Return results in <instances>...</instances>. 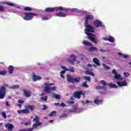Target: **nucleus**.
Masks as SVG:
<instances>
[{
  "mask_svg": "<svg viewBox=\"0 0 131 131\" xmlns=\"http://www.w3.org/2000/svg\"><path fill=\"white\" fill-rule=\"evenodd\" d=\"M94 19V16L90 14H88L86 15L85 19V33L88 35L89 39L91 40L92 42L97 45L98 42H99V40L98 38L96 37V35L93 34L95 32V29L94 27L91 25H89V20H93ZM92 32V33H90Z\"/></svg>",
  "mask_w": 131,
  "mask_h": 131,
  "instance_id": "nucleus-1",
  "label": "nucleus"
},
{
  "mask_svg": "<svg viewBox=\"0 0 131 131\" xmlns=\"http://www.w3.org/2000/svg\"><path fill=\"white\" fill-rule=\"evenodd\" d=\"M45 86L43 88L44 92L46 94H51L52 92H55L57 90V87L56 86H51V85H55L54 83H45Z\"/></svg>",
  "mask_w": 131,
  "mask_h": 131,
  "instance_id": "nucleus-2",
  "label": "nucleus"
},
{
  "mask_svg": "<svg viewBox=\"0 0 131 131\" xmlns=\"http://www.w3.org/2000/svg\"><path fill=\"white\" fill-rule=\"evenodd\" d=\"M33 121H36V123L33 124L32 128H28L29 131H33L34 128L40 126L42 124V122H39V117L36 116L35 118L33 120Z\"/></svg>",
  "mask_w": 131,
  "mask_h": 131,
  "instance_id": "nucleus-3",
  "label": "nucleus"
},
{
  "mask_svg": "<svg viewBox=\"0 0 131 131\" xmlns=\"http://www.w3.org/2000/svg\"><path fill=\"white\" fill-rule=\"evenodd\" d=\"M8 86H9V85L5 84L0 88V100L5 99V96H6V94H7L6 88H8Z\"/></svg>",
  "mask_w": 131,
  "mask_h": 131,
  "instance_id": "nucleus-4",
  "label": "nucleus"
},
{
  "mask_svg": "<svg viewBox=\"0 0 131 131\" xmlns=\"http://www.w3.org/2000/svg\"><path fill=\"white\" fill-rule=\"evenodd\" d=\"M25 16L23 17V19L26 21H30L33 19L34 16H36V14L33 13H25L24 14Z\"/></svg>",
  "mask_w": 131,
  "mask_h": 131,
  "instance_id": "nucleus-5",
  "label": "nucleus"
},
{
  "mask_svg": "<svg viewBox=\"0 0 131 131\" xmlns=\"http://www.w3.org/2000/svg\"><path fill=\"white\" fill-rule=\"evenodd\" d=\"M68 62L70 63V64H74V62L76 61V56L75 54H72L70 55V58L67 60Z\"/></svg>",
  "mask_w": 131,
  "mask_h": 131,
  "instance_id": "nucleus-6",
  "label": "nucleus"
},
{
  "mask_svg": "<svg viewBox=\"0 0 131 131\" xmlns=\"http://www.w3.org/2000/svg\"><path fill=\"white\" fill-rule=\"evenodd\" d=\"M94 25L95 27H96V28H99V27H103V23L102 21L98 19L94 20Z\"/></svg>",
  "mask_w": 131,
  "mask_h": 131,
  "instance_id": "nucleus-7",
  "label": "nucleus"
},
{
  "mask_svg": "<svg viewBox=\"0 0 131 131\" xmlns=\"http://www.w3.org/2000/svg\"><path fill=\"white\" fill-rule=\"evenodd\" d=\"M17 113L18 114H29L30 111L28 108H25L21 110H18Z\"/></svg>",
  "mask_w": 131,
  "mask_h": 131,
  "instance_id": "nucleus-8",
  "label": "nucleus"
},
{
  "mask_svg": "<svg viewBox=\"0 0 131 131\" xmlns=\"http://www.w3.org/2000/svg\"><path fill=\"white\" fill-rule=\"evenodd\" d=\"M75 12L76 13H79V10L77 9H70L68 8H63V12Z\"/></svg>",
  "mask_w": 131,
  "mask_h": 131,
  "instance_id": "nucleus-9",
  "label": "nucleus"
},
{
  "mask_svg": "<svg viewBox=\"0 0 131 131\" xmlns=\"http://www.w3.org/2000/svg\"><path fill=\"white\" fill-rule=\"evenodd\" d=\"M74 98L75 99H79L81 98L80 91H76L73 93V95Z\"/></svg>",
  "mask_w": 131,
  "mask_h": 131,
  "instance_id": "nucleus-10",
  "label": "nucleus"
},
{
  "mask_svg": "<svg viewBox=\"0 0 131 131\" xmlns=\"http://www.w3.org/2000/svg\"><path fill=\"white\" fill-rule=\"evenodd\" d=\"M45 12L46 13H54V12H56V8L55 7L47 8L45 9Z\"/></svg>",
  "mask_w": 131,
  "mask_h": 131,
  "instance_id": "nucleus-11",
  "label": "nucleus"
},
{
  "mask_svg": "<svg viewBox=\"0 0 131 131\" xmlns=\"http://www.w3.org/2000/svg\"><path fill=\"white\" fill-rule=\"evenodd\" d=\"M5 127L6 128H7V129H8L9 130H12V129H13V128H14L15 126L12 124L7 123L5 125Z\"/></svg>",
  "mask_w": 131,
  "mask_h": 131,
  "instance_id": "nucleus-12",
  "label": "nucleus"
},
{
  "mask_svg": "<svg viewBox=\"0 0 131 131\" xmlns=\"http://www.w3.org/2000/svg\"><path fill=\"white\" fill-rule=\"evenodd\" d=\"M117 84L120 87L121 86H126L127 85V83L125 82V81H118L117 82Z\"/></svg>",
  "mask_w": 131,
  "mask_h": 131,
  "instance_id": "nucleus-13",
  "label": "nucleus"
},
{
  "mask_svg": "<svg viewBox=\"0 0 131 131\" xmlns=\"http://www.w3.org/2000/svg\"><path fill=\"white\" fill-rule=\"evenodd\" d=\"M24 96L26 98H30L31 97V92L29 91L24 90Z\"/></svg>",
  "mask_w": 131,
  "mask_h": 131,
  "instance_id": "nucleus-14",
  "label": "nucleus"
},
{
  "mask_svg": "<svg viewBox=\"0 0 131 131\" xmlns=\"http://www.w3.org/2000/svg\"><path fill=\"white\" fill-rule=\"evenodd\" d=\"M103 40L110 41V42H114V41H115V38L111 36H110L108 38H103Z\"/></svg>",
  "mask_w": 131,
  "mask_h": 131,
  "instance_id": "nucleus-15",
  "label": "nucleus"
},
{
  "mask_svg": "<svg viewBox=\"0 0 131 131\" xmlns=\"http://www.w3.org/2000/svg\"><path fill=\"white\" fill-rule=\"evenodd\" d=\"M41 77L40 76H36L35 74L33 75V81H37V80H40Z\"/></svg>",
  "mask_w": 131,
  "mask_h": 131,
  "instance_id": "nucleus-16",
  "label": "nucleus"
},
{
  "mask_svg": "<svg viewBox=\"0 0 131 131\" xmlns=\"http://www.w3.org/2000/svg\"><path fill=\"white\" fill-rule=\"evenodd\" d=\"M67 79L68 82H71L72 83H73L74 78L71 77L69 75H67Z\"/></svg>",
  "mask_w": 131,
  "mask_h": 131,
  "instance_id": "nucleus-17",
  "label": "nucleus"
},
{
  "mask_svg": "<svg viewBox=\"0 0 131 131\" xmlns=\"http://www.w3.org/2000/svg\"><path fill=\"white\" fill-rule=\"evenodd\" d=\"M93 62L97 66H101V63H100V60H99V59H98L96 57H95L94 58H93Z\"/></svg>",
  "mask_w": 131,
  "mask_h": 131,
  "instance_id": "nucleus-18",
  "label": "nucleus"
},
{
  "mask_svg": "<svg viewBox=\"0 0 131 131\" xmlns=\"http://www.w3.org/2000/svg\"><path fill=\"white\" fill-rule=\"evenodd\" d=\"M82 43L84 46H86L87 47H93V43L88 41L87 40H84Z\"/></svg>",
  "mask_w": 131,
  "mask_h": 131,
  "instance_id": "nucleus-19",
  "label": "nucleus"
},
{
  "mask_svg": "<svg viewBox=\"0 0 131 131\" xmlns=\"http://www.w3.org/2000/svg\"><path fill=\"white\" fill-rule=\"evenodd\" d=\"M107 85H108V86H109V88H111V89H118V86H117V84H113L112 83H108L107 84Z\"/></svg>",
  "mask_w": 131,
  "mask_h": 131,
  "instance_id": "nucleus-20",
  "label": "nucleus"
},
{
  "mask_svg": "<svg viewBox=\"0 0 131 131\" xmlns=\"http://www.w3.org/2000/svg\"><path fill=\"white\" fill-rule=\"evenodd\" d=\"M56 16H57V17H66V16H67V14H66L64 13L59 12V13H57L56 14Z\"/></svg>",
  "mask_w": 131,
  "mask_h": 131,
  "instance_id": "nucleus-21",
  "label": "nucleus"
},
{
  "mask_svg": "<svg viewBox=\"0 0 131 131\" xmlns=\"http://www.w3.org/2000/svg\"><path fill=\"white\" fill-rule=\"evenodd\" d=\"M14 71V66H10L8 67V72L10 74H13V72Z\"/></svg>",
  "mask_w": 131,
  "mask_h": 131,
  "instance_id": "nucleus-22",
  "label": "nucleus"
},
{
  "mask_svg": "<svg viewBox=\"0 0 131 131\" xmlns=\"http://www.w3.org/2000/svg\"><path fill=\"white\" fill-rule=\"evenodd\" d=\"M26 108H27V109H30L31 111H33L34 110V108H35V106L28 105L26 106Z\"/></svg>",
  "mask_w": 131,
  "mask_h": 131,
  "instance_id": "nucleus-23",
  "label": "nucleus"
},
{
  "mask_svg": "<svg viewBox=\"0 0 131 131\" xmlns=\"http://www.w3.org/2000/svg\"><path fill=\"white\" fill-rule=\"evenodd\" d=\"M55 9V12H58V11H61L62 12H63V7L62 6H59V7H54Z\"/></svg>",
  "mask_w": 131,
  "mask_h": 131,
  "instance_id": "nucleus-24",
  "label": "nucleus"
},
{
  "mask_svg": "<svg viewBox=\"0 0 131 131\" xmlns=\"http://www.w3.org/2000/svg\"><path fill=\"white\" fill-rule=\"evenodd\" d=\"M89 51H90V52H95L98 51V48L96 47H92L91 48L89 49Z\"/></svg>",
  "mask_w": 131,
  "mask_h": 131,
  "instance_id": "nucleus-25",
  "label": "nucleus"
},
{
  "mask_svg": "<svg viewBox=\"0 0 131 131\" xmlns=\"http://www.w3.org/2000/svg\"><path fill=\"white\" fill-rule=\"evenodd\" d=\"M95 104H101L103 103V101L101 100H98V99H95L94 101Z\"/></svg>",
  "mask_w": 131,
  "mask_h": 131,
  "instance_id": "nucleus-26",
  "label": "nucleus"
},
{
  "mask_svg": "<svg viewBox=\"0 0 131 131\" xmlns=\"http://www.w3.org/2000/svg\"><path fill=\"white\" fill-rule=\"evenodd\" d=\"M80 79H81L80 77L74 78L73 83H75L76 82H77V83L80 82Z\"/></svg>",
  "mask_w": 131,
  "mask_h": 131,
  "instance_id": "nucleus-27",
  "label": "nucleus"
},
{
  "mask_svg": "<svg viewBox=\"0 0 131 131\" xmlns=\"http://www.w3.org/2000/svg\"><path fill=\"white\" fill-rule=\"evenodd\" d=\"M24 11H27L28 12H30V11H32V8H31V7H25L24 9Z\"/></svg>",
  "mask_w": 131,
  "mask_h": 131,
  "instance_id": "nucleus-28",
  "label": "nucleus"
},
{
  "mask_svg": "<svg viewBox=\"0 0 131 131\" xmlns=\"http://www.w3.org/2000/svg\"><path fill=\"white\" fill-rule=\"evenodd\" d=\"M57 113V112L53 111L52 112H51V113H50V114H49V116L50 117H54V116H55V115Z\"/></svg>",
  "mask_w": 131,
  "mask_h": 131,
  "instance_id": "nucleus-29",
  "label": "nucleus"
},
{
  "mask_svg": "<svg viewBox=\"0 0 131 131\" xmlns=\"http://www.w3.org/2000/svg\"><path fill=\"white\" fill-rule=\"evenodd\" d=\"M86 74H88V75H91V76H95V74L93 72H91L90 71H87L86 72Z\"/></svg>",
  "mask_w": 131,
  "mask_h": 131,
  "instance_id": "nucleus-30",
  "label": "nucleus"
},
{
  "mask_svg": "<svg viewBox=\"0 0 131 131\" xmlns=\"http://www.w3.org/2000/svg\"><path fill=\"white\" fill-rule=\"evenodd\" d=\"M53 97H54V98L56 99V100H60V99H61V96L59 94H55L53 96Z\"/></svg>",
  "mask_w": 131,
  "mask_h": 131,
  "instance_id": "nucleus-31",
  "label": "nucleus"
},
{
  "mask_svg": "<svg viewBox=\"0 0 131 131\" xmlns=\"http://www.w3.org/2000/svg\"><path fill=\"white\" fill-rule=\"evenodd\" d=\"M20 86L19 85H15L13 86L9 87V89H13V90H16L17 89H19Z\"/></svg>",
  "mask_w": 131,
  "mask_h": 131,
  "instance_id": "nucleus-32",
  "label": "nucleus"
},
{
  "mask_svg": "<svg viewBox=\"0 0 131 131\" xmlns=\"http://www.w3.org/2000/svg\"><path fill=\"white\" fill-rule=\"evenodd\" d=\"M96 90H106L107 88L103 86H98L96 88Z\"/></svg>",
  "mask_w": 131,
  "mask_h": 131,
  "instance_id": "nucleus-33",
  "label": "nucleus"
},
{
  "mask_svg": "<svg viewBox=\"0 0 131 131\" xmlns=\"http://www.w3.org/2000/svg\"><path fill=\"white\" fill-rule=\"evenodd\" d=\"M66 71H70V72H75L74 68L73 67L70 68L69 69H67Z\"/></svg>",
  "mask_w": 131,
  "mask_h": 131,
  "instance_id": "nucleus-34",
  "label": "nucleus"
},
{
  "mask_svg": "<svg viewBox=\"0 0 131 131\" xmlns=\"http://www.w3.org/2000/svg\"><path fill=\"white\" fill-rule=\"evenodd\" d=\"M84 78L85 80H87L89 82H91V77L85 76H84Z\"/></svg>",
  "mask_w": 131,
  "mask_h": 131,
  "instance_id": "nucleus-35",
  "label": "nucleus"
},
{
  "mask_svg": "<svg viewBox=\"0 0 131 131\" xmlns=\"http://www.w3.org/2000/svg\"><path fill=\"white\" fill-rule=\"evenodd\" d=\"M120 75H118V74H116L115 75L114 78H116V79H119V80H121L122 78H120Z\"/></svg>",
  "mask_w": 131,
  "mask_h": 131,
  "instance_id": "nucleus-36",
  "label": "nucleus"
},
{
  "mask_svg": "<svg viewBox=\"0 0 131 131\" xmlns=\"http://www.w3.org/2000/svg\"><path fill=\"white\" fill-rule=\"evenodd\" d=\"M7 74V71L4 70L2 71H1L0 70V75H6Z\"/></svg>",
  "mask_w": 131,
  "mask_h": 131,
  "instance_id": "nucleus-37",
  "label": "nucleus"
},
{
  "mask_svg": "<svg viewBox=\"0 0 131 131\" xmlns=\"http://www.w3.org/2000/svg\"><path fill=\"white\" fill-rule=\"evenodd\" d=\"M40 99L42 100L43 101H45V102H47L48 100V96L42 97L40 98Z\"/></svg>",
  "mask_w": 131,
  "mask_h": 131,
  "instance_id": "nucleus-38",
  "label": "nucleus"
},
{
  "mask_svg": "<svg viewBox=\"0 0 131 131\" xmlns=\"http://www.w3.org/2000/svg\"><path fill=\"white\" fill-rule=\"evenodd\" d=\"M101 84L103 85L104 86H106L107 85V83L105 81V80H103L101 81Z\"/></svg>",
  "mask_w": 131,
  "mask_h": 131,
  "instance_id": "nucleus-39",
  "label": "nucleus"
},
{
  "mask_svg": "<svg viewBox=\"0 0 131 131\" xmlns=\"http://www.w3.org/2000/svg\"><path fill=\"white\" fill-rule=\"evenodd\" d=\"M6 5L10 6V7H15V4L11 3H6Z\"/></svg>",
  "mask_w": 131,
  "mask_h": 131,
  "instance_id": "nucleus-40",
  "label": "nucleus"
},
{
  "mask_svg": "<svg viewBox=\"0 0 131 131\" xmlns=\"http://www.w3.org/2000/svg\"><path fill=\"white\" fill-rule=\"evenodd\" d=\"M17 103H18L19 104H24L25 102L22 99H19L17 101Z\"/></svg>",
  "mask_w": 131,
  "mask_h": 131,
  "instance_id": "nucleus-41",
  "label": "nucleus"
},
{
  "mask_svg": "<svg viewBox=\"0 0 131 131\" xmlns=\"http://www.w3.org/2000/svg\"><path fill=\"white\" fill-rule=\"evenodd\" d=\"M4 11H5V7L2 5H0V12H4Z\"/></svg>",
  "mask_w": 131,
  "mask_h": 131,
  "instance_id": "nucleus-42",
  "label": "nucleus"
},
{
  "mask_svg": "<svg viewBox=\"0 0 131 131\" xmlns=\"http://www.w3.org/2000/svg\"><path fill=\"white\" fill-rule=\"evenodd\" d=\"M80 96H83L84 98H85V93L83 92V91H80Z\"/></svg>",
  "mask_w": 131,
  "mask_h": 131,
  "instance_id": "nucleus-43",
  "label": "nucleus"
},
{
  "mask_svg": "<svg viewBox=\"0 0 131 131\" xmlns=\"http://www.w3.org/2000/svg\"><path fill=\"white\" fill-rule=\"evenodd\" d=\"M68 115L67 114H63L61 116H60V118H63V117H67Z\"/></svg>",
  "mask_w": 131,
  "mask_h": 131,
  "instance_id": "nucleus-44",
  "label": "nucleus"
},
{
  "mask_svg": "<svg viewBox=\"0 0 131 131\" xmlns=\"http://www.w3.org/2000/svg\"><path fill=\"white\" fill-rule=\"evenodd\" d=\"M48 109V106L46 105L45 104H43V107L42 108V110H47Z\"/></svg>",
  "mask_w": 131,
  "mask_h": 131,
  "instance_id": "nucleus-45",
  "label": "nucleus"
},
{
  "mask_svg": "<svg viewBox=\"0 0 131 131\" xmlns=\"http://www.w3.org/2000/svg\"><path fill=\"white\" fill-rule=\"evenodd\" d=\"M2 115L4 117V118H5V119L7 118V115L6 114L5 112L2 113Z\"/></svg>",
  "mask_w": 131,
  "mask_h": 131,
  "instance_id": "nucleus-46",
  "label": "nucleus"
},
{
  "mask_svg": "<svg viewBox=\"0 0 131 131\" xmlns=\"http://www.w3.org/2000/svg\"><path fill=\"white\" fill-rule=\"evenodd\" d=\"M82 85L84 86V88H89V86L86 83H83Z\"/></svg>",
  "mask_w": 131,
  "mask_h": 131,
  "instance_id": "nucleus-47",
  "label": "nucleus"
},
{
  "mask_svg": "<svg viewBox=\"0 0 131 131\" xmlns=\"http://www.w3.org/2000/svg\"><path fill=\"white\" fill-rule=\"evenodd\" d=\"M103 66L106 70H109V69H110V68L108 66H106L105 64H104Z\"/></svg>",
  "mask_w": 131,
  "mask_h": 131,
  "instance_id": "nucleus-48",
  "label": "nucleus"
},
{
  "mask_svg": "<svg viewBox=\"0 0 131 131\" xmlns=\"http://www.w3.org/2000/svg\"><path fill=\"white\" fill-rule=\"evenodd\" d=\"M48 19H49V17H43L42 18V20L43 21L47 20H48Z\"/></svg>",
  "mask_w": 131,
  "mask_h": 131,
  "instance_id": "nucleus-49",
  "label": "nucleus"
},
{
  "mask_svg": "<svg viewBox=\"0 0 131 131\" xmlns=\"http://www.w3.org/2000/svg\"><path fill=\"white\" fill-rule=\"evenodd\" d=\"M124 75L126 77H128V76H129V74L128 73H124Z\"/></svg>",
  "mask_w": 131,
  "mask_h": 131,
  "instance_id": "nucleus-50",
  "label": "nucleus"
},
{
  "mask_svg": "<svg viewBox=\"0 0 131 131\" xmlns=\"http://www.w3.org/2000/svg\"><path fill=\"white\" fill-rule=\"evenodd\" d=\"M31 124V122H26L25 123V125H30Z\"/></svg>",
  "mask_w": 131,
  "mask_h": 131,
  "instance_id": "nucleus-51",
  "label": "nucleus"
},
{
  "mask_svg": "<svg viewBox=\"0 0 131 131\" xmlns=\"http://www.w3.org/2000/svg\"><path fill=\"white\" fill-rule=\"evenodd\" d=\"M82 104H88L90 103V101L86 100V102L84 101H82Z\"/></svg>",
  "mask_w": 131,
  "mask_h": 131,
  "instance_id": "nucleus-52",
  "label": "nucleus"
},
{
  "mask_svg": "<svg viewBox=\"0 0 131 131\" xmlns=\"http://www.w3.org/2000/svg\"><path fill=\"white\" fill-rule=\"evenodd\" d=\"M73 104H74V101H68L69 105H72Z\"/></svg>",
  "mask_w": 131,
  "mask_h": 131,
  "instance_id": "nucleus-53",
  "label": "nucleus"
},
{
  "mask_svg": "<svg viewBox=\"0 0 131 131\" xmlns=\"http://www.w3.org/2000/svg\"><path fill=\"white\" fill-rule=\"evenodd\" d=\"M113 73L114 74L116 75V74H117V72L116 71V70H115V69H114V70H113Z\"/></svg>",
  "mask_w": 131,
  "mask_h": 131,
  "instance_id": "nucleus-54",
  "label": "nucleus"
},
{
  "mask_svg": "<svg viewBox=\"0 0 131 131\" xmlns=\"http://www.w3.org/2000/svg\"><path fill=\"white\" fill-rule=\"evenodd\" d=\"M128 55L123 54V57H122V58H128Z\"/></svg>",
  "mask_w": 131,
  "mask_h": 131,
  "instance_id": "nucleus-55",
  "label": "nucleus"
},
{
  "mask_svg": "<svg viewBox=\"0 0 131 131\" xmlns=\"http://www.w3.org/2000/svg\"><path fill=\"white\" fill-rule=\"evenodd\" d=\"M60 106H61V107H65V106H66V104H65L64 103H61Z\"/></svg>",
  "mask_w": 131,
  "mask_h": 131,
  "instance_id": "nucleus-56",
  "label": "nucleus"
},
{
  "mask_svg": "<svg viewBox=\"0 0 131 131\" xmlns=\"http://www.w3.org/2000/svg\"><path fill=\"white\" fill-rule=\"evenodd\" d=\"M54 104L55 105V106H60V103L57 102V103H55Z\"/></svg>",
  "mask_w": 131,
  "mask_h": 131,
  "instance_id": "nucleus-57",
  "label": "nucleus"
},
{
  "mask_svg": "<svg viewBox=\"0 0 131 131\" xmlns=\"http://www.w3.org/2000/svg\"><path fill=\"white\" fill-rule=\"evenodd\" d=\"M61 68H62V69H64V70H66H66L68 69L66 68V67H64V66H62V67H61Z\"/></svg>",
  "mask_w": 131,
  "mask_h": 131,
  "instance_id": "nucleus-58",
  "label": "nucleus"
},
{
  "mask_svg": "<svg viewBox=\"0 0 131 131\" xmlns=\"http://www.w3.org/2000/svg\"><path fill=\"white\" fill-rule=\"evenodd\" d=\"M6 106H10V103H9V102L7 101L6 102Z\"/></svg>",
  "mask_w": 131,
  "mask_h": 131,
  "instance_id": "nucleus-59",
  "label": "nucleus"
},
{
  "mask_svg": "<svg viewBox=\"0 0 131 131\" xmlns=\"http://www.w3.org/2000/svg\"><path fill=\"white\" fill-rule=\"evenodd\" d=\"M118 55L119 56H121V57H122L123 56V54H122V53H121L120 52H119Z\"/></svg>",
  "mask_w": 131,
  "mask_h": 131,
  "instance_id": "nucleus-60",
  "label": "nucleus"
},
{
  "mask_svg": "<svg viewBox=\"0 0 131 131\" xmlns=\"http://www.w3.org/2000/svg\"><path fill=\"white\" fill-rule=\"evenodd\" d=\"M61 74H65V71L63 70L60 72Z\"/></svg>",
  "mask_w": 131,
  "mask_h": 131,
  "instance_id": "nucleus-61",
  "label": "nucleus"
},
{
  "mask_svg": "<svg viewBox=\"0 0 131 131\" xmlns=\"http://www.w3.org/2000/svg\"><path fill=\"white\" fill-rule=\"evenodd\" d=\"M100 51L102 53H105V52H106V50H104L103 49H100Z\"/></svg>",
  "mask_w": 131,
  "mask_h": 131,
  "instance_id": "nucleus-62",
  "label": "nucleus"
},
{
  "mask_svg": "<svg viewBox=\"0 0 131 131\" xmlns=\"http://www.w3.org/2000/svg\"><path fill=\"white\" fill-rule=\"evenodd\" d=\"M68 112L72 113L73 112V111L72 110H69Z\"/></svg>",
  "mask_w": 131,
  "mask_h": 131,
  "instance_id": "nucleus-63",
  "label": "nucleus"
},
{
  "mask_svg": "<svg viewBox=\"0 0 131 131\" xmlns=\"http://www.w3.org/2000/svg\"><path fill=\"white\" fill-rule=\"evenodd\" d=\"M70 100H71V101H73V100H74V98H73V97H70Z\"/></svg>",
  "mask_w": 131,
  "mask_h": 131,
  "instance_id": "nucleus-64",
  "label": "nucleus"
}]
</instances>
